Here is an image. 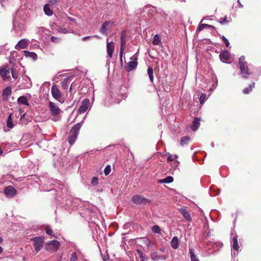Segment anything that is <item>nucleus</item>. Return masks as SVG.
<instances>
[{
	"instance_id": "nucleus-44",
	"label": "nucleus",
	"mask_w": 261,
	"mask_h": 261,
	"mask_svg": "<svg viewBox=\"0 0 261 261\" xmlns=\"http://www.w3.org/2000/svg\"><path fill=\"white\" fill-rule=\"evenodd\" d=\"M205 98V95L202 94L199 98V101L200 103H203Z\"/></svg>"
},
{
	"instance_id": "nucleus-21",
	"label": "nucleus",
	"mask_w": 261,
	"mask_h": 261,
	"mask_svg": "<svg viewBox=\"0 0 261 261\" xmlns=\"http://www.w3.org/2000/svg\"><path fill=\"white\" fill-rule=\"evenodd\" d=\"M24 55L27 58H31L33 60H35L37 58V55L34 52H30L28 50L23 51Z\"/></svg>"
},
{
	"instance_id": "nucleus-6",
	"label": "nucleus",
	"mask_w": 261,
	"mask_h": 261,
	"mask_svg": "<svg viewBox=\"0 0 261 261\" xmlns=\"http://www.w3.org/2000/svg\"><path fill=\"white\" fill-rule=\"evenodd\" d=\"M34 241V246L36 251L38 252L41 250L43 246L44 237H35L32 239Z\"/></svg>"
},
{
	"instance_id": "nucleus-12",
	"label": "nucleus",
	"mask_w": 261,
	"mask_h": 261,
	"mask_svg": "<svg viewBox=\"0 0 261 261\" xmlns=\"http://www.w3.org/2000/svg\"><path fill=\"white\" fill-rule=\"evenodd\" d=\"M114 50V43L113 42H108L107 43V51L109 58H111Z\"/></svg>"
},
{
	"instance_id": "nucleus-47",
	"label": "nucleus",
	"mask_w": 261,
	"mask_h": 261,
	"mask_svg": "<svg viewBox=\"0 0 261 261\" xmlns=\"http://www.w3.org/2000/svg\"><path fill=\"white\" fill-rule=\"evenodd\" d=\"M51 41L53 42H59L60 41V39L56 37H51Z\"/></svg>"
},
{
	"instance_id": "nucleus-55",
	"label": "nucleus",
	"mask_w": 261,
	"mask_h": 261,
	"mask_svg": "<svg viewBox=\"0 0 261 261\" xmlns=\"http://www.w3.org/2000/svg\"><path fill=\"white\" fill-rule=\"evenodd\" d=\"M120 61L121 63H122V56H121V55H120Z\"/></svg>"
},
{
	"instance_id": "nucleus-41",
	"label": "nucleus",
	"mask_w": 261,
	"mask_h": 261,
	"mask_svg": "<svg viewBox=\"0 0 261 261\" xmlns=\"http://www.w3.org/2000/svg\"><path fill=\"white\" fill-rule=\"evenodd\" d=\"M125 45V44H121L120 43V55H121V56H123V54L124 52Z\"/></svg>"
},
{
	"instance_id": "nucleus-26",
	"label": "nucleus",
	"mask_w": 261,
	"mask_h": 261,
	"mask_svg": "<svg viewBox=\"0 0 261 261\" xmlns=\"http://www.w3.org/2000/svg\"><path fill=\"white\" fill-rule=\"evenodd\" d=\"M43 10H44V13L47 16H51L53 14V11L51 10H50V9L49 8L48 5H45L44 6Z\"/></svg>"
},
{
	"instance_id": "nucleus-4",
	"label": "nucleus",
	"mask_w": 261,
	"mask_h": 261,
	"mask_svg": "<svg viewBox=\"0 0 261 261\" xmlns=\"http://www.w3.org/2000/svg\"><path fill=\"white\" fill-rule=\"evenodd\" d=\"M48 107L51 115L56 117L54 118L53 120L54 121H57L59 119L57 116L60 112V109L55 103L51 101L49 103Z\"/></svg>"
},
{
	"instance_id": "nucleus-42",
	"label": "nucleus",
	"mask_w": 261,
	"mask_h": 261,
	"mask_svg": "<svg viewBox=\"0 0 261 261\" xmlns=\"http://www.w3.org/2000/svg\"><path fill=\"white\" fill-rule=\"evenodd\" d=\"M98 178L96 177H94L92 179L91 184L93 185V186H96L98 184Z\"/></svg>"
},
{
	"instance_id": "nucleus-60",
	"label": "nucleus",
	"mask_w": 261,
	"mask_h": 261,
	"mask_svg": "<svg viewBox=\"0 0 261 261\" xmlns=\"http://www.w3.org/2000/svg\"><path fill=\"white\" fill-rule=\"evenodd\" d=\"M211 146H212L213 147H214V143H213V142H212V143H211Z\"/></svg>"
},
{
	"instance_id": "nucleus-53",
	"label": "nucleus",
	"mask_w": 261,
	"mask_h": 261,
	"mask_svg": "<svg viewBox=\"0 0 261 261\" xmlns=\"http://www.w3.org/2000/svg\"><path fill=\"white\" fill-rule=\"evenodd\" d=\"M108 259V256H105L103 258V260H107V259Z\"/></svg>"
},
{
	"instance_id": "nucleus-30",
	"label": "nucleus",
	"mask_w": 261,
	"mask_h": 261,
	"mask_svg": "<svg viewBox=\"0 0 261 261\" xmlns=\"http://www.w3.org/2000/svg\"><path fill=\"white\" fill-rule=\"evenodd\" d=\"M173 178L172 176H168L163 179H161L160 180V182L161 183H167V184H169V183H171L173 181Z\"/></svg>"
},
{
	"instance_id": "nucleus-39",
	"label": "nucleus",
	"mask_w": 261,
	"mask_h": 261,
	"mask_svg": "<svg viewBox=\"0 0 261 261\" xmlns=\"http://www.w3.org/2000/svg\"><path fill=\"white\" fill-rule=\"evenodd\" d=\"M77 259V256L76 253L75 252H73L70 258V261H75Z\"/></svg>"
},
{
	"instance_id": "nucleus-36",
	"label": "nucleus",
	"mask_w": 261,
	"mask_h": 261,
	"mask_svg": "<svg viewBox=\"0 0 261 261\" xmlns=\"http://www.w3.org/2000/svg\"><path fill=\"white\" fill-rule=\"evenodd\" d=\"M160 42H161L159 36L158 35H155L154 37V39L152 41V44L153 45H159Z\"/></svg>"
},
{
	"instance_id": "nucleus-37",
	"label": "nucleus",
	"mask_w": 261,
	"mask_h": 261,
	"mask_svg": "<svg viewBox=\"0 0 261 261\" xmlns=\"http://www.w3.org/2000/svg\"><path fill=\"white\" fill-rule=\"evenodd\" d=\"M58 32L64 34H66L70 32V30L67 29L65 28H60L58 30Z\"/></svg>"
},
{
	"instance_id": "nucleus-49",
	"label": "nucleus",
	"mask_w": 261,
	"mask_h": 261,
	"mask_svg": "<svg viewBox=\"0 0 261 261\" xmlns=\"http://www.w3.org/2000/svg\"><path fill=\"white\" fill-rule=\"evenodd\" d=\"M61 85H62V86L63 88H64V89H66L67 86V81H63V82H61Z\"/></svg>"
},
{
	"instance_id": "nucleus-52",
	"label": "nucleus",
	"mask_w": 261,
	"mask_h": 261,
	"mask_svg": "<svg viewBox=\"0 0 261 261\" xmlns=\"http://www.w3.org/2000/svg\"><path fill=\"white\" fill-rule=\"evenodd\" d=\"M68 20H69V21H73L74 22L75 21L74 19L73 18H70V17H68Z\"/></svg>"
},
{
	"instance_id": "nucleus-27",
	"label": "nucleus",
	"mask_w": 261,
	"mask_h": 261,
	"mask_svg": "<svg viewBox=\"0 0 261 261\" xmlns=\"http://www.w3.org/2000/svg\"><path fill=\"white\" fill-rule=\"evenodd\" d=\"M190 138L188 136H185L181 138L180 139V145L181 146H184L185 145L188 144V143L190 141Z\"/></svg>"
},
{
	"instance_id": "nucleus-1",
	"label": "nucleus",
	"mask_w": 261,
	"mask_h": 261,
	"mask_svg": "<svg viewBox=\"0 0 261 261\" xmlns=\"http://www.w3.org/2000/svg\"><path fill=\"white\" fill-rule=\"evenodd\" d=\"M82 125V122L77 123L72 127V129L69 132L68 141L70 145H72L74 143Z\"/></svg>"
},
{
	"instance_id": "nucleus-35",
	"label": "nucleus",
	"mask_w": 261,
	"mask_h": 261,
	"mask_svg": "<svg viewBox=\"0 0 261 261\" xmlns=\"http://www.w3.org/2000/svg\"><path fill=\"white\" fill-rule=\"evenodd\" d=\"M152 231L158 234H160L161 233V230L160 227L158 225H154L151 228Z\"/></svg>"
},
{
	"instance_id": "nucleus-16",
	"label": "nucleus",
	"mask_w": 261,
	"mask_h": 261,
	"mask_svg": "<svg viewBox=\"0 0 261 261\" xmlns=\"http://www.w3.org/2000/svg\"><path fill=\"white\" fill-rule=\"evenodd\" d=\"M31 86L32 83L31 80L29 77H26L25 79H23V83L21 84L20 87L21 89H28L31 88Z\"/></svg>"
},
{
	"instance_id": "nucleus-2",
	"label": "nucleus",
	"mask_w": 261,
	"mask_h": 261,
	"mask_svg": "<svg viewBox=\"0 0 261 261\" xmlns=\"http://www.w3.org/2000/svg\"><path fill=\"white\" fill-rule=\"evenodd\" d=\"M239 68L241 74L244 78L248 77L250 73L248 71L247 63L245 61V57L242 56L239 59Z\"/></svg>"
},
{
	"instance_id": "nucleus-10",
	"label": "nucleus",
	"mask_w": 261,
	"mask_h": 261,
	"mask_svg": "<svg viewBox=\"0 0 261 261\" xmlns=\"http://www.w3.org/2000/svg\"><path fill=\"white\" fill-rule=\"evenodd\" d=\"M90 103L89 99L88 98H85L82 101V106L80 107L79 109V113H85L88 109Z\"/></svg>"
},
{
	"instance_id": "nucleus-43",
	"label": "nucleus",
	"mask_w": 261,
	"mask_h": 261,
	"mask_svg": "<svg viewBox=\"0 0 261 261\" xmlns=\"http://www.w3.org/2000/svg\"><path fill=\"white\" fill-rule=\"evenodd\" d=\"M222 39L223 41L224 42L226 46L227 47H228L229 45V42L228 39L225 37H224V36H223L222 37Z\"/></svg>"
},
{
	"instance_id": "nucleus-59",
	"label": "nucleus",
	"mask_w": 261,
	"mask_h": 261,
	"mask_svg": "<svg viewBox=\"0 0 261 261\" xmlns=\"http://www.w3.org/2000/svg\"><path fill=\"white\" fill-rule=\"evenodd\" d=\"M3 241V239L0 237V243Z\"/></svg>"
},
{
	"instance_id": "nucleus-13",
	"label": "nucleus",
	"mask_w": 261,
	"mask_h": 261,
	"mask_svg": "<svg viewBox=\"0 0 261 261\" xmlns=\"http://www.w3.org/2000/svg\"><path fill=\"white\" fill-rule=\"evenodd\" d=\"M111 28V23L109 21H105L100 28V32L103 35H107V31L110 30Z\"/></svg>"
},
{
	"instance_id": "nucleus-15",
	"label": "nucleus",
	"mask_w": 261,
	"mask_h": 261,
	"mask_svg": "<svg viewBox=\"0 0 261 261\" xmlns=\"http://www.w3.org/2000/svg\"><path fill=\"white\" fill-rule=\"evenodd\" d=\"M16 193V190L12 186H8L5 189V193L7 196L12 197L15 195Z\"/></svg>"
},
{
	"instance_id": "nucleus-61",
	"label": "nucleus",
	"mask_w": 261,
	"mask_h": 261,
	"mask_svg": "<svg viewBox=\"0 0 261 261\" xmlns=\"http://www.w3.org/2000/svg\"><path fill=\"white\" fill-rule=\"evenodd\" d=\"M93 37H95L99 38V37L98 36H97V35L94 36Z\"/></svg>"
},
{
	"instance_id": "nucleus-54",
	"label": "nucleus",
	"mask_w": 261,
	"mask_h": 261,
	"mask_svg": "<svg viewBox=\"0 0 261 261\" xmlns=\"http://www.w3.org/2000/svg\"><path fill=\"white\" fill-rule=\"evenodd\" d=\"M51 4H55L57 2L56 0H51Z\"/></svg>"
},
{
	"instance_id": "nucleus-58",
	"label": "nucleus",
	"mask_w": 261,
	"mask_h": 261,
	"mask_svg": "<svg viewBox=\"0 0 261 261\" xmlns=\"http://www.w3.org/2000/svg\"><path fill=\"white\" fill-rule=\"evenodd\" d=\"M160 250L162 252H164V248H161Z\"/></svg>"
},
{
	"instance_id": "nucleus-8",
	"label": "nucleus",
	"mask_w": 261,
	"mask_h": 261,
	"mask_svg": "<svg viewBox=\"0 0 261 261\" xmlns=\"http://www.w3.org/2000/svg\"><path fill=\"white\" fill-rule=\"evenodd\" d=\"M143 16L146 17V15L149 18L154 17V15L155 13V9L154 8L150 7L149 6H146L143 8Z\"/></svg>"
},
{
	"instance_id": "nucleus-25",
	"label": "nucleus",
	"mask_w": 261,
	"mask_h": 261,
	"mask_svg": "<svg viewBox=\"0 0 261 261\" xmlns=\"http://www.w3.org/2000/svg\"><path fill=\"white\" fill-rule=\"evenodd\" d=\"M232 241H233L232 245V248L236 250H238L239 248V246L238 245V236H236L233 238Z\"/></svg>"
},
{
	"instance_id": "nucleus-29",
	"label": "nucleus",
	"mask_w": 261,
	"mask_h": 261,
	"mask_svg": "<svg viewBox=\"0 0 261 261\" xmlns=\"http://www.w3.org/2000/svg\"><path fill=\"white\" fill-rule=\"evenodd\" d=\"M9 72V69L6 67L2 68L0 70V75L4 79L6 77L7 74Z\"/></svg>"
},
{
	"instance_id": "nucleus-17",
	"label": "nucleus",
	"mask_w": 261,
	"mask_h": 261,
	"mask_svg": "<svg viewBox=\"0 0 261 261\" xmlns=\"http://www.w3.org/2000/svg\"><path fill=\"white\" fill-rule=\"evenodd\" d=\"M199 126H200V119L197 117H195L191 125H190V127L192 129V130H193V131H196V130L198 129Z\"/></svg>"
},
{
	"instance_id": "nucleus-23",
	"label": "nucleus",
	"mask_w": 261,
	"mask_h": 261,
	"mask_svg": "<svg viewBox=\"0 0 261 261\" xmlns=\"http://www.w3.org/2000/svg\"><path fill=\"white\" fill-rule=\"evenodd\" d=\"M17 102L20 104H22L25 106H29L28 100L26 97L24 96H21L19 97L17 99Z\"/></svg>"
},
{
	"instance_id": "nucleus-40",
	"label": "nucleus",
	"mask_w": 261,
	"mask_h": 261,
	"mask_svg": "<svg viewBox=\"0 0 261 261\" xmlns=\"http://www.w3.org/2000/svg\"><path fill=\"white\" fill-rule=\"evenodd\" d=\"M111 172V166L110 165H107L105 170H104V173L106 175H108Z\"/></svg>"
},
{
	"instance_id": "nucleus-34",
	"label": "nucleus",
	"mask_w": 261,
	"mask_h": 261,
	"mask_svg": "<svg viewBox=\"0 0 261 261\" xmlns=\"http://www.w3.org/2000/svg\"><path fill=\"white\" fill-rule=\"evenodd\" d=\"M120 43L125 44L126 43V33L125 31H123L120 36Z\"/></svg>"
},
{
	"instance_id": "nucleus-50",
	"label": "nucleus",
	"mask_w": 261,
	"mask_h": 261,
	"mask_svg": "<svg viewBox=\"0 0 261 261\" xmlns=\"http://www.w3.org/2000/svg\"><path fill=\"white\" fill-rule=\"evenodd\" d=\"M91 37L90 36H86V37H84L82 38V40L83 41H86L87 40H88V39H89Z\"/></svg>"
},
{
	"instance_id": "nucleus-9",
	"label": "nucleus",
	"mask_w": 261,
	"mask_h": 261,
	"mask_svg": "<svg viewBox=\"0 0 261 261\" xmlns=\"http://www.w3.org/2000/svg\"><path fill=\"white\" fill-rule=\"evenodd\" d=\"M30 41L26 39H21L15 45V48L16 49H24L27 48Z\"/></svg>"
},
{
	"instance_id": "nucleus-46",
	"label": "nucleus",
	"mask_w": 261,
	"mask_h": 261,
	"mask_svg": "<svg viewBox=\"0 0 261 261\" xmlns=\"http://www.w3.org/2000/svg\"><path fill=\"white\" fill-rule=\"evenodd\" d=\"M226 19H227V17L226 16L225 17V18H221L220 19L219 22L221 24H223L224 22H227L228 21L226 20Z\"/></svg>"
},
{
	"instance_id": "nucleus-28",
	"label": "nucleus",
	"mask_w": 261,
	"mask_h": 261,
	"mask_svg": "<svg viewBox=\"0 0 261 261\" xmlns=\"http://www.w3.org/2000/svg\"><path fill=\"white\" fill-rule=\"evenodd\" d=\"M189 253L190 254V258L191 261H199L198 257L195 255L194 250L193 249H190Z\"/></svg>"
},
{
	"instance_id": "nucleus-48",
	"label": "nucleus",
	"mask_w": 261,
	"mask_h": 261,
	"mask_svg": "<svg viewBox=\"0 0 261 261\" xmlns=\"http://www.w3.org/2000/svg\"><path fill=\"white\" fill-rule=\"evenodd\" d=\"M12 75L14 79H16L18 77V74L14 71H12Z\"/></svg>"
},
{
	"instance_id": "nucleus-18",
	"label": "nucleus",
	"mask_w": 261,
	"mask_h": 261,
	"mask_svg": "<svg viewBox=\"0 0 261 261\" xmlns=\"http://www.w3.org/2000/svg\"><path fill=\"white\" fill-rule=\"evenodd\" d=\"M168 257V255H159L156 252H154L152 253L151 254V257L152 260H165Z\"/></svg>"
},
{
	"instance_id": "nucleus-5",
	"label": "nucleus",
	"mask_w": 261,
	"mask_h": 261,
	"mask_svg": "<svg viewBox=\"0 0 261 261\" xmlns=\"http://www.w3.org/2000/svg\"><path fill=\"white\" fill-rule=\"evenodd\" d=\"M132 201L136 204H146L149 202L148 199L139 194L134 195L132 198Z\"/></svg>"
},
{
	"instance_id": "nucleus-19",
	"label": "nucleus",
	"mask_w": 261,
	"mask_h": 261,
	"mask_svg": "<svg viewBox=\"0 0 261 261\" xmlns=\"http://www.w3.org/2000/svg\"><path fill=\"white\" fill-rule=\"evenodd\" d=\"M180 212L181 213L184 217L188 221H191V217L189 213L184 208H181L179 209Z\"/></svg>"
},
{
	"instance_id": "nucleus-22",
	"label": "nucleus",
	"mask_w": 261,
	"mask_h": 261,
	"mask_svg": "<svg viewBox=\"0 0 261 261\" xmlns=\"http://www.w3.org/2000/svg\"><path fill=\"white\" fill-rule=\"evenodd\" d=\"M11 88L10 87H7L4 89L3 91V97L4 98H7L11 94Z\"/></svg>"
},
{
	"instance_id": "nucleus-38",
	"label": "nucleus",
	"mask_w": 261,
	"mask_h": 261,
	"mask_svg": "<svg viewBox=\"0 0 261 261\" xmlns=\"http://www.w3.org/2000/svg\"><path fill=\"white\" fill-rule=\"evenodd\" d=\"M45 232L46 233L50 236H52L53 232L51 229V228L49 226H47L45 227Z\"/></svg>"
},
{
	"instance_id": "nucleus-7",
	"label": "nucleus",
	"mask_w": 261,
	"mask_h": 261,
	"mask_svg": "<svg viewBox=\"0 0 261 261\" xmlns=\"http://www.w3.org/2000/svg\"><path fill=\"white\" fill-rule=\"evenodd\" d=\"M60 245L59 241L54 240L47 243L46 249L50 251H56L59 249Z\"/></svg>"
},
{
	"instance_id": "nucleus-14",
	"label": "nucleus",
	"mask_w": 261,
	"mask_h": 261,
	"mask_svg": "<svg viewBox=\"0 0 261 261\" xmlns=\"http://www.w3.org/2000/svg\"><path fill=\"white\" fill-rule=\"evenodd\" d=\"M219 57L223 62L228 63L230 59V54L228 51L225 50L220 54Z\"/></svg>"
},
{
	"instance_id": "nucleus-33",
	"label": "nucleus",
	"mask_w": 261,
	"mask_h": 261,
	"mask_svg": "<svg viewBox=\"0 0 261 261\" xmlns=\"http://www.w3.org/2000/svg\"><path fill=\"white\" fill-rule=\"evenodd\" d=\"M255 84L253 83L252 84H251L248 87H246L243 90V93L244 94H248L253 88L254 87Z\"/></svg>"
},
{
	"instance_id": "nucleus-45",
	"label": "nucleus",
	"mask_w": 261,
	"mask_h": 261,
	"mask_svg": "<svg viewBox=\"0 0 261 261\" xmlns=\"http://www.w3.org/2000/svg\"><path fill=\"white\" fill-rule=\"evenodd\" d=\"M176 158V155H169L167 158V161L169 162H171L174 161Z\"/></svg>"
},
{
	"instance_id": "nucleus-3",
	"label": "nucleus",
	"mask_w": 261,
	"mask_h": 261,
	"mask_svg": "<svg viewBox=\"0 0 261 261\" xmlns=\"http://www.w3.org/2000/svg\"><path fill=\"white\" fill-rule=\"evenodd\" d=\"M130 61L125 67V69L127 72H130L135 69L138 65V57L136 55H133L130 58Z\"/></svg>"
},
{
	"instance_id": "nucleus-24",
	"label": "nucleus",
	"mask_w": 261,
	"mask_h": 261,
	"mask_svg": "<svg viewBox=\"0 0 261 261\" xmlns=\"http://www.w3.org/2000/svg\"><path fill=\"white\" fill-rule=\"evenodd\" d=\"M147 73L151 82H153V70L152 67H148L147 69Z\"/></svg>"
},
{
	"instance_id": "nucleus-62",
	"label": "nucleus",
	"mask_w": 261,
	"mask_h": 261,
	"mask_svg": "<svg viewBox=\"0 0 261 261\" xmlns=\"http://www.w3.org/2000/svg\"><path fill=\"white\" fill-rule=\"evenodd\" d=\"M71 90V86L70 88V90L69 91H70Z\"/></svg>"
},
{
	"instance_id": "nucleus-57",
	"label": "nucleus",
	"mask_w": 261,
	"mask_h": 261,
	"mask_svg": "<svg viewBox=\"0 0 261 261\" xmlns=\"http://www.w3.org/2000/svg\"><path fill=\"white\" fill-rule=\"evenodd\" d=\"M3 152V150L2 149V148L0 147V155L2 154Z\"/></svg>"
},
{
	"instance_id": "nucleus-20",
	"label": "nucleus",
	"mask_w": 261,
	"mask_h": 261,
	"mask_svg": "<svg viewBox=\"0 0 261 261\" xmlns=\"http://www.w3.org/2000/svg\"><path fill=\"white\" fill-rule=\"evenodd\" d=\"M170 244H171V247L173 249H177L179 247V241L178 237L176 236L172 238V239L170 242Z\"/></svg>"
},
{
	"instance_id": "nucleus-32",
	"label": "nucleus",
	"mask_w": 261,
	"mask_h": 261,
	"mask_svg": "<svg viewBox=\"0 0 261 261\" xmlns=\"http://www.w3.org/2000/svg\"><path fill=\"white\" fill-rule=\"evenodd\" d=\"M7 126L10 128H12L14 126L13 123L12 122V116H11V114L9 115V116H8V118L7 119Z\"/></svg>"
},
{
	"instance_id": "nucleus-11",
	"label": "nucleus",
	"mask_w": 261,
	"mask_h": 261,
	"mask_svg": "<svg viewBox=\"0 0 261 261\" xmlns=\"http://www.w3.org/2000/svg\"><path fill=\"white\" fill-rule=\"evenodd\" d=\"M51 94L53 97L57 100H58L61 98V93L59 89L58 88L57 85H54L52 86Z\"/></svg>"
},
{
	"instance_id": "nucleus-31",
	"label": "nucleus",
	"mask_w": 261,
	"mask_h": 261,
	"mask_svg": "<svg viewBox=\"0 0 261 261\" xmlns=\"http://www.w3.org/2000/svg\"><path fill=\"white\" fill-rule=\"evenodd\" d=\"M205 28H212L213 29H215V27H214L213 25L203 23V24H201L199 25L198 30H199V31H201Z\"/></svg>"
},
{
	"instance_id": "nucleus-51",
	"label": "nucleus",
	"mask_w": 261,
	"mask_h": 261,
	"mask_svg": "<svg viewBox=\"0 0 261 261\" xmlns=\"http://www.w3.org/2000/svg\"><path fill=\"white\" fill-rule=\"evenodd\" d=\"M238 3L239 5V6L241 7V8H242L243 7V5L241 4V3H240V0H238Z\"/></svg>"
},
{
	"instance_id": "nucleus-56",
	"label": "nucleus",
	"mask_w": 261,
	"mask_h": 261,
	"mask_svg": "<svg viewBox=\"0 0 261 261\" xmlns=\"http://www.w3.org/2000/svg\"><path fill=\"white\" fill-rule=\"evenodd\" d=\"M138 253H139L140 256L141 257H142V253L141 251H140L138 250Z\"/></svg>"
}]
</instances>
